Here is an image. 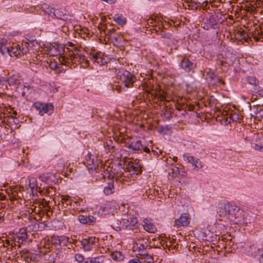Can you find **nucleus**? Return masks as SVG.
<instances>
[{
	"label": "nucleus",
	"instance_id": "nucleus-1",
	"mask_svg": "<svg viewBox=\"0 0 263 263\" xmlns=\"http://www.w3.org/2000/svg\"><path fill=\"white\" fill-rule=\"evenodd\" d=\"M245 213L240 208L229 203L219 204L217 219L224 222H231L235 224L247 223L246 220L242 218Z\"/></svg>",
	"mask_w": 263,
	"mask_h": 263
},
{
	"label": "nucleus",
	"instance_id": "nucleus-2",
	"mask_svg": "<svg viewBox=\"0 0 263 263\" xmlns=\"http://www.w3.org/2000/svg\"><path fill=\"white\" fill-rule=\"evenodd\" d=\"M117 77L126 88H131L136 80V77L132 73L125 70L119 71Z\"/></svg>",
	"mask_w": 263,
	"mask_h": 263
},
{
	"label": "nucleus",
	"instance_id": "nucleus-3",
	"mask_svg": "<svg viewBox=\"0 0 263 263\" xmlns=\"http://www.w3.org/2000/svg\"><path fill=\"white\" fill-rule=\"evenodd\" d=\"M28 51L29 49L26 46H24L23 45L20 46L16 43H13L12 46H10L9 51L8 54L10 57L18 58L28 53Z\"/></svg>",
	"mask_w": 263,
	"mask_h": 263
},
{
	"label": "nucleus",
	"instance_id": "nucleus-4",
	"mask_svg": "<svg viewBox=\"0 0 263 263\" xmlns=\"http://www.w3.org/2000/svg\"><path fill=\"white\" fill-rule=\"evenodd\" d=\"M123 229L134 230L138 227L137 218L133 215H127L126 218H123L121 221Z\"/></svg>",
	"mask_w": 263,
	"mask_h": 263
},
{
	"label": "nucleus",
	"instance_id": "nucleus-5",
	"mask_svg": "<svg viewBox=\"0 0 263 263\" xmlns=\"http://www.w3.org/2000/svg\"><path fill=\"white\" fill-rule=\"evenodd\" d=\"M33 107L39 112L40 115L41 116H43L45 113L51 114L53 110V106L50 104L35 102L33 104Z\"/></svg>",
	"mask_w": 263,
	"mask_h": 263
},
{
	"label": "nucleus",
	"instance_id": "nucleus-6",
	"mask_svg": "<svg viewBox=\"0 0 263 263\" xmlns=\"http://www.w3.org/2000/svg\"><path fill=\"white\" fill-rule=\"evenodd\" d=\"M98 241V238L89 237L88 238L83 239L81 241V244L84 251H89L92 249Z\"/></svg>",
	"mask_w": 263,
	"mask_h": 263
},
{
	"label": "nucleus",
	"instance_id": "nucleus-7",
	"mask_svg": "<svg viewBox=\"0 0 263 263\" xmlns=\"http://www.w3.org/2000/svg\"><path fill=\"white\" fill-rule=\"evenodd\" d=\"M190 222V217L188 214H182L180 217L174 221V226L177 228L187 227Z\"/></svg>",
	"mask_w": 263,
	"mask_h": 263
},
{
	"label": "nucleus",
	"instance_id": "nucleus-8",
	"mask_svg": "<svg viewBox=\"0 0 263 263\" xmlns=\"http://www.w3.org/2000/svg\"><path fill=\"white\" fill-rule=\"evenodd\" d=\"M183 157L185 161L191 163L192 166L197 170H199L203 167V164L201 161L199 159L196 158L194 156H190L185 154L183 155Z\"/></svg>",
	"mask_w": 263,
	"mask_h": 263
},
{
	"label": "nucleus",
	"instance_id": "nucleus-9",
	"mask_svg": "<svg viewBox=\"0 0 263 263\" xmlns=\"http://www.w3.org/2000/svg\"><path fill=\"white\" fill-rule=\"evenodd\" d=\"M179 66L185 71L189 72L194 70L196 65L190 61L189 59L184 58L179 63Z\"/></svg>",
	"mask_w": 263,
	"mask_h": 263
},
{
	"label": "nucleus",
	"instance_id": "nucleus-10",
	"mask_svg": "<svg viewBox=\"0 0 263 263\" xmlns=\"http://www.w3.org/2000/svg\"><path fill=\"white\" fill-rule=\"evenodd\" d=\"M135 240L137 249H138L139 251H144L148 246V239L147 238L140 236L136 237Z\"/></svg>",
	"mask_w": 263,
	"mask_h": 263
},
{
	"label": "nucleus",
	"instance_id": "nucleus-11",
	"mask_svg": "<svg viewBox=\"0 0 263 263\" xmlns=\"http://www.w3.org/2000/svg\"><path fill=\"white\" fill-rule=\"evenodd\" d=\"M90 59L93 63L98 65H104L108 61V59H105L100 53L91 54Z\"/></svg>",
	"mask_w": 263,
	"mask_h": 263
},
{
	"label": "nucleus",
	"instance_id": "nucleus-12",
	"mask_svg": "<svg viewBox=\"0 0 263 263\" xmlns=\"http://www.w3.org/2000/svg\"><path fill=\"white\" fill-rule=\"evenodd\" d=\"M126 146L133 151H139L143 148L141 141L139 140H133L130 143L127 142Z\"/></svg>",
	"mask_w": 263,
	"mask_h": 263
},
{
	"label": "nucleus",
	"instance_id": "nucleus-13",
	"mask_svg": "<svg viewBox=\"0 0 263 263\" xmlns=\"http://www.w3.org/2000/svg\"><path fill=\"white\" fill-rule=\"evenodd\" d=\"M78 219L81 223L83 224H92L96 221V218L91 215H79Z\"/></svg>",
	"mask_w": 263,
	"mask_h": 263
},
{
	"label": "nucleus",
	"instance_id": "nucleus-14",
	"mask_svg": "<svg viewBox=\"0 0 263 263\" xmlns=\"http://www.w3.org/2000/svg\"><path fill=\"white\" fill-rule=\"evenodd\" d=\"M10 46V44L8 43L6 39H1L0 40V51L3 55L8 54Z\"/></svg>",
	"mask_w": 263,
	"mask_h": 263
},
{
	"label": "nucleus",
	"instance_id": "nucleus-15",
	"mask_svg": "<svg viewBox=\"0 0 263 263\" xmlns=\"http://www.w3.org/2000/svg\"><path fill=\"white\" fill-rule=\"evenodd\" d=\"M53 15L54 18H57L63 21H66L68 18V15L65 11L61 9L55 10Z\"/></svg>",
	"mask_w": 263,
	"mask_h": 263
},
{
	"label": "nucleus",
	"instance_id": "nucleus-16",
	"mask_svg": "<svg viewBox=\"0 0 263 263\" xmlns=\"http://www.w3.org/2000/svg\"><path fill=\"white\" fill-rule=\"evenodd\" d=\"M143 228L145 231L149 233H154L157 231L155 226L153 223L149 222L146 219L144 220Z\"/></svg>",
	"mask_w": 263,
	"mask_h": 263
},
{
	"label": "nucleus",
	"instance_id": "nucleus-17",
	"mask_svg": "<svg viewBox=\"0 0 263 263\" xmlns=\"http://www.w3.org/2000/svg\"><path fill=\"white\" fill-rule=\"evenodd\" d=\"M16 237L18 239V242L23 243V242L25 241L28 237L26 229H21L19 232L17 233Z\"/></svg>",
	"mask_w": 263,
	"mask_h": 263
},
{
	"label": "nucleus",
	"instance_id": "nucleus-18",
	"mask_svg": "<svg viewBox=\"0 0 263 263\" xmlns=\"http://www.w3.org/2000/svg\"><path fill=\"white\" fill-rule=\"evenodd\" d=\"M80 51H79L77 48H74V51L71 53H69V57H70V61L71 63H79V58H78L77 57V55H80Z\"/></svg>",
	"mask_w": 263,
	"mask_h": 263
},
{
	"label": "nucleus",
	"instance_id": "nucleus-19",
	"mask_svg": "<svg viewBox=\"0 0 263 263\" xmlns=\"http://www.w3.org/2000/svg\"><path fill=\"white\" fill-rule=\"evenodd\" d=\"M43 11L47 14L51 18H54L53 13H54L55 9L52 7H49L48 5L44 4L42 6Z\"/></svg>",
	"mask_w": 263,
	"mask_h": 263
},
{
	"label": "nucleus",
	"instance_id": "nucleus-20",
	"mask_svg": "<svg viewBox=\"0 0 263 263\" xmlns=\"http://www.w3.org/2000/svg\"><path fill=\"white\" fill-rule=\"evenodd\" d=\"M114 20L120 25H124L126 22V18L121 14H117L114 16Z\"/></svg>",
	"mask_w": 263,
	"mask_h": 263
},
{
	"label": "nucleus",
	"instance_id": "nucleus-21",
	"mask_svg": "<svg viewBox=\"0 0 263 263\" xmlns=\"http://www.w3.org/2000/svg\"><path fill=\"white\" fill-rule=\"evenodd\" d=\"M111 257L114 260L117 261H122L124 259V256L121 252L119 251L111 253Z\"/></svg>",
	"mask_w": 263,
	"mask_h": 263
},
{
	"label": "nucleus",
	"instance_id": "nucleus-22",
	"mask_svg": "<svg viewBox=\"0 0 263 263\" xmlns=\"http://www.w3.org/2000/svg\"><path fill=\"white\" fill-rule=\"evenodd\" d=\"M77 57L79 58V63L84 64V65H83L84 67H87L89 66V61L85 58V55L81 52L80 53V55H77Z\"/></svg>",
	"mask_w": 263,
	"mask_h": 263
},
{
	"label": "nucleus",
	"instance_id": "nucleus-23",
	"mask_svg": "<svg viewBox=\"0 0 263 263\" xmlns=\"http://www.w3.org/2000/svg\"><path fill=\"white\" fill-rule=\"evenodd\" d=\"M111 226L114 230L117 231L123 229L122 228V223H121V221H119L118 220H115L112 221L111 222Z\"/></svg>",
	"mask_w": 263,
	"mask_h": 263
},
{
	"label": "nucleus",
	"instance_id": "nucleus-24",
	"mask_svg": "<svg viewBox=\"0 0 263 263\" xmlns=\"http://www.w3.org/2000/svg\"><path fill=\"white\" fill-rule=\"evenodd\" d=\"M140 256L141 258L144 259V261L147 263H153L154 262L153 257L147 253H141Z\"/></svg>",
	"mask_w": 263,
	"mask_h": 263
},
{
	"label": "nucleus",
	"instance_id": "nucleus-25",
	"mask_svg": "<svg viewBox=\"0 0 263 263\" xmlns=\"http://www.w3.org/2000/svg\"><path fill=\"white\" fill-rule=\"evenodd\" d=\"M114 192V186L112 183H108V185L105 186L104 189V192L107 195L111 194Z\"/></svg>",
	"mask_w": 263,
	"mask_h": 263
},
{
	"label": "nucleus",
	"instance_id": "nucleus-26",
	"mask_svg": "<svg viewBox=\"0 0 263 263\" xmlns=\"http://www.w3.org/2000/svg\"><path fill=\"white\" fill-rule=\"evenodd\" d=\"M29 180V187L31 189L32 191L34 189H35L37 186L36 184V180L35 178L33 177H29L28 178Z\"/></svg>",
	"mask_w": 263,
	"mask_h": 263
},
{
	"label": "nucleus",
	"instance_id": "nucleus-27",
	"mask_svg": "<svg viewBox=\"0 0 263 263\" xmlns=\"http://www.w3.org/2000/svg\"><path fill=\"white\" fill-rule=\"evenodd\" d=\"M254 39L257 41L263 42V30L255 32L254 34Z\"/></svg>",
	"mask_w": 263,
	"mask_h": 263
},
{
	"label": "nucleus",
	"instance_id": "nucleus-28",
	"mask_svg": "<svg viewBox=\"0 0 263 263\" xmlns=\"http://www.w3.org/2000/svg\"><path fill=\"white\" fill-rule=\"evenodd\" d=\"M7 82L10 87L15 86L17 85L18 80L14 77H10L7 79Z\"/></svg>",
	"mask_w": 263,
	"mask_h": 263
},
{
	"label": "nucleus",
	"instance_id": "nucleus-29",
	"mask_svg": "<svg viewBox=\"0 0 263 263\" xmlns=\"http://www.w3.org/2000/svg\"><path fill=\"white\" fill-rule=\"evenodd\" d=\"M61 202L63 203H65L66 205H71L72 203V201L70 199V197L67 195H63L61 198Z\"/></svg>",
	"mask_w": 263,
	"mask_h": 263
},
{
	"label": "nucleus",
	"instance_id": "nucleus-30",
	"mask_svg": "<svg viewBox=\"0 0 263 263\" xmlns=\"http://www.w3.org/2000/svg\"><path fill=\"white\" fill-rule=\"evenodd\" d=\"M68 238L66 237L65 236H62L59 237L57 239V241L56 242L57 243L59 244L60 245L62 246H65L66 245V243L68 241Z\"/></svg>",
	"mask_w": 263,
	"mask_h": 263
},
{
	"label": "nucleus",
	"instance_id": "nucleus-31",
	"mask_svg": "<svg viewBox=\"0 0 263 263\" xmlns=\"http://www.w3.org/2000/svg\"><path fill=\"white\" fill-rule=\"evenodd\" d=\"M59 62L63 65H68L70 61V57H69V58H68L66 57L61 55L59 58Z\"/></svg>",
	"mask_w": 263,
	"mask_h": 263
},
{
	"label": "nucleus",
	"instance_id": "nucleus-32",
	"mask_svg": "<svg viewBox=\"0 0 263 263\" xmlns=\"http://www.w3.org/2000/svg\"><path fill=\"white\" fill-rule=\"evenodd\" d=\"M249 83L251 84L256 86L258 84V81L254 77H250L248 79Z\"/></svg>",
	"mask_w": 263,
	"mask_h": 263
},
{
	"label": "nucleus",
	"instance_id": "nucleus-33",
	"mask_svg": "<svg viewBox=\"0 0 263 263\" xmlns=\"http://www.w3.org/2000/svg\"><path fill=\"white\" fill-rule=\"evenodd\" d=\"M102 263V260L100 258H91L90 259H87L86 261H85V263Z\"/></svg>",
	"mask_w": 263,
	"mask_h": 263
},
{
	"label": "nucleus",
	"instance_id": "nucleus-34",
	"mask_svg": "<svg viewBox=\"0 0 263 263\" xmlns=\"http://www.w3.org/2000/svg\"><path fill=\"white\" fill-rule=\"evenodd\" d=\"M208 21H209L210 24L209 25H207L206 27L205 26L203 27V28L206 30L209 29L210 28H213L215 24V20L213 17L210 18Z\"/></svg>",
	"mask_w": 263,
	"mask_h": 263
},
{
	"label": "nucleus",
	"instance_id": "nucleus-35",
	"mask_svg": "<svg viewBox=\"0 0 263 263\" xmlns=\"http://www.w3.org/2000/svg\"><path fill=\"white\" fill-rule=\"evenodd\" d=\"M75 259L78 262H82L84 261V256L80 254H77L74 256Z\"/></svg>",
	"mask_w": 263,
	"mask_h": 263
},
{
	"label": "nucleus",
	"instance_id": "nucleus-36",
	"mask_svg": "<svg viewBox=\"0 0 263 263\" xmlns=\"http://www.w3.org/2000/svg\"><path fill=\"white\" fill-rule=\"evenodd\" d=\"M240 119V117L237 112H232V122H237Z\"/></svg>",
	"mask_w": 263,
	"mask_h": 263
},
{
	"label": "nucleus",
	"instance_id": "nucleus-37",
	"mask_svg": "<svg viewBox=\"0 0 263 263\" xmlns=\"http://www.w3.org/2000/svg\"><path fill=\"white\" fill-rule=\"evenodd\" d=\"M253 147L256 150L261 151L263 152V144L262 143H255Z\"/></svg>",
	"mask_w": 263,
	"mask_h": 263
},
{
	"label": "nucleus",
	"instance_id": "nucleus-38",
	"mask_svg": "<svg viewBox=\"0 0 263 263\" xmlns=\"http://www.w3.org/2000/svg\"><path fill=\"white\" fill-rule=\"evenodd\" d=\"M226 122L228 124H230L232 122V111L227 114Z\"/></svg>",
	"mask_w": 263,
	"mask_h": 263
},
{
	"label": "nucleus",
	"instance_id": "nucleus-39",
	"mask_svg": "<svg viewBox=\"0 0 263 263\" xmlns=\"http://www.w3.org/2000/svg\"><path fill=\"white\" fill-rule=\"evenodd\" d=\"M128 165L133 168V171H134V173H135L136 174H138V172L139 171V167L138 166H135L133 165V164H130V163H128Z\"/></svg>",
	"mask_w": 263,
	"mask_h": 263
},
{
	"label": "nucleus",
	"instance_id": "nucleus-40",
	"mask_svg": "<svg viewBox=\"0 0 263 263\" xmlns=\"http://www.w3.org/2000/svg\"><path fill=\"white\" fill-rule=\"evenodd\" d=\"M161 35L163 38L171 39L172 37L171 34L165 32H162Z\"/></svg>",
	"mask_w": 263,
	"mask_h": 263
},
{
	"label": "nucleus",
	"instance_id": "nucleus-41",
	"mask_svg": "<svg viewBox=\"0 0 263 263\" xmlns=\"http://www.w3.org/2000/svg\"><path fill=\"white\" fill-rule=\"evenodd\" d=\"M159 98H160V99L161 101H167V100H166V95L165 94V93L163 92L162 94H160L159 95Z\"/></svg>",
	"mask_w": 263,
	"mask_h": 263
},
{
	"label": "nucleus",
	"instance_id": "nucleus-42",
	"mask_svg": "<svg viewBox=\"0 0 263 263\" xmlns=\"http://www.w3.org/2000/svg\"><path fill=\"white\" fill-rule=\"evenodd\" d=\"M68 46L69 47H71V48H67L68 50H69L70 51H71L72 52V53L74 51V48H77V47H74V45L71 43V42H69L68 43Z\"/></svg>",
	"mask_w": 263,
	"mask_h": 263
},
{
	"label": "nucleus",
	"instance_id": "nucleus-43",
	"mask_svg": "<svg viewBox=\"0 0 263 263\" xmlns=\"http://www.w3.org/2000/svg\"><path fill=\"white\" fill-rule=\"evenodd\" d=\"M128 263H141V261L138 258H135L129 260Z\"/></svg>",
	"mask_w": 263,
	"mask_h": 263
},
{
	"label": "nucleus",
	"instance_id": "nucleus-44",
	"mask_svg": "<svg viewBox=\"0 0 263 263\" xmlns=\"http://www.w3.org/2000/svg\"><path fill=\"white\" fill-rule=\"evenodd\" d=\"M50 67L52 69L55 70L58 67L57 64L55 62H52L50 64Z\"/></svg>",
	"mask_w": 263,
	"mask_h": 263
},
{
	"label": "nucleus",
	"instance_id": "nucleus-45",
	"mask_svg": "<svg viewBox=\"0 0 263 263\" xmlns=\"http://www.w3.org/2000/svg\"><path fill=\"white\" fill-rule=\"evenodd\" d=\"M220 65L221 66H224V68L223 70H225L226 69V68L227 67V63H226L224 61H220Z\"/></svg>",
	"mask_w": 263,
	"mask_h": 263
},
{
	"label": "nucleus",
	"instance_id": "nucleus-46",
	"mask_svg": "<svg viewBox=\"0 0 263 263\" xmlns=\"http://www.w3.org/2000/svg\"><path fill=\"white\" fill-rule=\"evenodd\" d=\"M115 30L114 29H109L108 30V32L109 33V36L110 37H113L112 36V33L115 32Z\"/></svg>",
	"mask_w": 263,
	"mask_h": 263
},
{
	"label": "nucleus",
	"instance_id": "nucleus-47",
	"mask_svg": "<svg viewBox=\"0 0 263 263\" xmlns=\"http://www.w3.org/2000/svg\"><path fill=\"white\" fill-rule=\"evenodd\" d=\"M115 30L114 29H109L108 30V32L109 33V36L110 37H113L112 36V33L115 32Z\"/></svg>",
	"mask_w": 263,
	"mask_h": 263
},
{
	"label": "nucleus",
	"instance_id": "nucleus-48",
	"mask_svg": "<svg viewBox=\"0 0 263 263\" xmlns=\"http://www.w3.org/2000/svg\"><path fill=\"white\" fill-rule=\"evenodd\" d=\"M142 149H143V151H144L145 152H146L147 153L150 152L149 149L148 148H147V147H143V148H142Z\"/></svg>",
	"mask_w": 263,
	"mask_h": 263
},
{
	"label": "nucleus",
	"instance_id": "nucleus-49",
	"mask_svg": "<svg viewBox=\"0 0 263 263\" xmlns=\"http://www.w3.org/2000/svg\"><path fill=\"white\" fill-rule=\"evenodd\" d=\"M259 263H263V253L261 255L259 258Z\"/></svg>",
	"mask_w": 263,
	"mask_h": 263
},
{
	"label": "nucleus",
	"instance_id": "nucleus-50",
	"mask_svg": "<svg viewBox=\"0 0 263 263\" xmlns=\"http://www.w3.org/2000/svg\"><path fill=\"white\" fill-rule=\"evenodd\" d=\"M152 153L154 154V155H158V152L155 149H152Z\"/></svg>",
	"mask_w": 263,
	"mask_h": 263
},
{
	"label": "nucleus",
	"instance_id": "nucleus-51",
	"mask_svg": "<svg viewBox=\"0 0 263 263\" xmlns=\"http://www.w3.org/2000/svg\"><path fill=\"white\" fill-rule=\"evenodd\" d=\"M4 216L0 215V223L4 221Z\"/></svg>",
	"mask_w": 263,
	"mask_h": 263
},
{
	"label": "nucleus",
	"instance_id": "nucleus-52",
	"mask_svg": "<svg viewBox=\"0 0 263 263\" xmlns=\"http://www.w3.org/2000/svg\"><path fill=\"white\" fill-rule=\"evenodd\" d=\"M10 241H9V240H7L6 241V244H7V245H10Z\"/></svg>",
	"mask_w": 263,
	"mask_h": 263
},
{
	"label": "nucleus",
	"instance_id": "nucleus-53",
	"mask_svg": "<svg viewBox=\"0 0 263 263\" xmlns=\"http://www.w3.org/2000/svg\"><path fill=\"white\" fill-rule=\"evenodd\" d=\"M13 114L14 115H16V114H17L16 111H13Z\"/></svg>",
	"mask_w": 263,
	"mask_h": 263
},
{
	"label": "nucleus",
	"instance_id": "nucleus-54",
	"mask_svg": "<svg viewBox=\"0 0 263 263\" xmlns=\"http://www.w3.org/2000/svg\"><path fill=\"white\" fill-rule=\"evenodd\" d=\"M151 22H149V23L152 24V21H153V20H149Z\"/></svg>",
	"mask_w": 263,
	"mask_h": 263
},
{
	"label": "nucleus",
	"instance_id": "nucleus-55",
	"mask_svg": "<svg viewBox=\"0 0 263 263\" xmlns=\"http://www.w3.org/2000/svg\"><path fill=\"white\" fill-rule=\"evenodd\" d=\"M114 38L115 40H117V37H114Z\"/></svg>",
	"mask_w": 263,
	"mask_h": 263
},
{
	"label": "nucleus",
	"instance_id": "nucleus-56",
	"mask_svg": "<svg viewBox=\"0 0 263 263\" xmlns=\"http://www.w3.org/2000/svg\"><path fill=\"white\" fill-rule=\"evenodd\" d=\"M6 88H7V89H9V88H8V86H7V85H6Z\"/></svg>",
	"mask_w": 263,
	"mask_h": 263
},
{
	"label": "nucleus",
	"instance_id": "nucleus-57",
	"mask_svg": "<svg viewBox=\"0 0 263 263\" xmlns=\"http://www.w3.org/2000/svg\"><path fill=\"white\" fill-rule=\"evenodd\" d=\"M260 112H262L263 113V110L262 109H260Z\"/></svg>",
	"mask_w": 263,
	"mask_h": 263
},
{
	"label": "nucleus",
	"instance_id": "nucleus-58",
	"mask_svg": "<svg viewBox=\"0 0 263 263\" xmlns=\"http://www.w3.org/2000/svg\"><path fill=\"white\" fill-rule=\"evenodd\" d=\"M159 153L160 154H161V153H162V152H161V150H159Z\"/></svg>",
	"mask_w": 263,
	"mask_h": 263
},
{
	"label": "nucleus",
	"instance_id": "nucleus-59",
	"mask_svg": "<svg viewBox=\"0 0 263 263\" xmlns=\"http://www.w3.org/2000/svg\"><path fill=\"white\" fill-rule=\"evenodd\" d=\"M18 247L19 248H21V245H20V244H19V245H18Z\"/></svg>",
	"mask_w": 263,
	"mask_h": 263
},
{
	"label": "nucleus",
	"instance_id": "nucleus-60",
	"mask_svg": "<svg viewBox=\"0 0 263 263\" xmlns=\"http://www.w3.org/2000/svg\"><path fill=\"white\" fill-rule=\"evenodd\" d=\"M245 34V32H243V33H242V35H243V34Z\"/></svg>",
	"mask_w": 263,
	"mask_h": 263
}]
</instances>
